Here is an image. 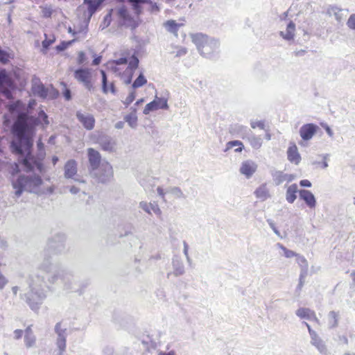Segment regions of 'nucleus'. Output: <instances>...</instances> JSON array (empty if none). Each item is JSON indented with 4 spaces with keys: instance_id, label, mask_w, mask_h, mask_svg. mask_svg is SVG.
I'll return each instance as SVG.
<instances>
[{
    "instance_id": "obj_27",
    "label": "nucleus",
    "mask_w": 355,
    "mask_h": 355,
    "mask_svg": "<svg viewBox=\"0 0 355 355\" xmlns=\"http://www.w3.org/2000/svg\"><path fill=\"white\" fill-rule=\"evenodd\" d=\"M172 264L173 268V274L175 276H180L184 273V266L183 262L179 257H173Z\"/></svg>"
},
{
    "instance_id": "obj_24",
    "label": "nucleus",
    "mask_w": 355,
    "mask_h": 355,
    "mask_svg": "<svg viewBox=\"0 0 355 355\" xmlns=\"http://www.w3.org/2000/svg\"><path fill=\"white\" fill-rule=\"evenodd\" d=\"M32 91L34 95L42 98H45L48 95V89L40 82L33 83Z\"/></svg>"
},
{
    "instance_id": "obj_29",
    "label": "nucleus",
    "mask_w": 355,
    "mask_h": 355,
    "mask_svg": "<svg viewBox=\"0 0 355 355\" xmlns=\"http://www.w3.org/2000/svg\"><path fill=\"white\" fill-rule=\"evenodd\" d=\"M182 26V24H178L173 19L168 20L164 24V26L166 30L176 37L178 36V31Z\"/></svg>"
},
{
    "instance_id": "obj_2",
    "label": "nucleus",
    "mask_w": 355,
    "mask_h": 355,
    "mask_svg": "<svg viewBox=\"0 0 355 355\" xmlns=\"http://www.w3.org/2000/svg\"><path fill=\"white\" fill-rule=\"evenodd\" d=\"M58 279L62 282L64 290L74 292L79 291L77 285L78 277L72 270L67 268H58L53 270L50 259L45 258L36 270L29 275L28 290L21 295V298L26 302L32 311H38L47 297L51 286Z\"/></svg>"
},
{
    "instance_id": "obj_40",
    "label": "nucleus",
    "mask_w": 355,
    "mask_h": 355,
    "mask_svg": "<svg viewBox=\"0 0 355 355\" xmlns=\"http://www.w3.org/2000/svg\"><path fill=\"white\" fill-rule=\"evenodd\" d=\"M36 337L35 335H24V344L26 348H31L35 345Z\"/></svg>"
},
{
    "instance_id": "obj_16",
    "label": "nucleus",
    "mask_w": 355,
    "mask_h": 355,
    "mask_svg": "<svg viewBox=\"0 0 355 355\" xmlns=\"http://www.w3.org/2000/svg\"><path fill=\"white\" fill-rule=\"evenodd\" d=\"M257 168V164L252 160H246L242 162L240 167V173L248 179L251 178Z\"/></svg>"
},
{
    "instance_id": "obj_5",
    "label": "nucleus",
    "mask_w": 355,
    "mask_h": 355,
    "mask_svg": "<svg viewBox=\"0 0 355 355\" xmlns=\"http://www.w3.org/2000/svg\"><path fill=\"white\" fill-rule=\"evenodd\" d=\"M66 236L64 234L58 233L53 236L47 241L46 248L44 252L43 260L45 258H49L51 260V257L49 256L50 253L58 254L64 252L66 249ZM52 262V261H51Z\"/></svg>"
},
{
    "instance_id": "obj_58",
    "label": "nucleus",
    "mask_w": 355,
    "mask_h": 355,
    "mask_svg": "<svg viewBox=\"0 0 355 355\" xmlns=\"http://www.w3.org/2000/svg\"><path fill=\"white\" fill-rule=\"evenodd\" d=\"M54 42V40H51V39H47L46 38L43 42H42V47L44 49H48L49 47V46Z\"/></svg>"
},
{
    "instance_id": "obj_48",
    "label": "nucleus",
    "mask_w": 355,
    "mask_h": 355,
    "mask_svg": "<svg viewBox=\"0 0 355 355\" xmlns=\"http://www.w3.org/2000/svg\"><path fill=\"white\" fill-rule=\"evenodd\" d=\"M250 125L253 129L256 128H259L260 129L263 130L265 128L264 123L261 121H251Z\"/></svg>"
},
{
    "instance_id": "obj_38",
    "label": "nucleus",
    "mask_w": 355,
    "mask_h": 355,
    "mask_svg": "<svg viewBox=\"0 0 355 355\" xmlns=\"http://www.w3.org/2000/svg\"><path fill=\"white\" fill-rule=\"evenodd\" d=\"M128 1L132 4L137 15L141 12V5L148 2L147 0H128Z\"/></svg>"
},
{
    "instance_id": "obj_45",
    "label": "nucleus",
    "mask_w": 355,
    "mask_h": 355,
    "mask_svg": "<svg viewBox=\"0 0 355 355\" xmlns=\"http://www.w3.org/2000/svg\"><path fill=\"white\" fill-rule=\"evenodd\" d=\"M9 60V54L0 48V62L6 63Z\"/></svg>"
},
{
    "instance_id": "obj_51",
    "label": "nucleus",
    "mask_w": 355,
    "mask_h": 355,
    "mask_svg": "<svg viewBox=\"0 0 355 355\" xmlns=\"http://www.w3.org/2000/svg\"><path fill=\"white\" fill-rule=\"evenodd\" d=\"M306 275V274H304V272L300 273L299 284L297 286V290L301 291V289L304 285V279H305Z\"/></svg>"
},
{
    "instance_id": "obj_17",
    "label": "nucleus",
    "mask_w": 355,
    "mask_h": 355,
    "mask_svg": "<svg viewBox=\"0 0 355 355\" xmlns=\"http://www.w3.org/2000/svg\"><path fill=\"white\" fill-rule=\"evenodd\" d=\"M300 199L304 201L306 205L310 209H314L316 206V200L311 191L306 189H301L299 191Z\"/></svg>"
},
{
    "instance_id": "obj_3",
    "label": "nucleus",
    "mask_w": 355,
    "mask_h": 355,
    "mask_svg": "<svg viewBox=\"0 0 355 355\" xmlns=\"http://www.w3.org/2000/svg\"><path fill=\"white\" fill-rule=\"evenodd\" d=\"M191 37L202 56L212 58L219 52L220 42L218 40L202 33L192 34Z\"/></svg>"
},
{
    "instance_id": "obj_61",
    "label": "nucleus",
    "mask_w": 355,
    "mask_h": 355,
    "mask_svg": "<svg viewBox=\"0 0 355 355\" xmlns=\"http://www.w3.org/2000/svg\"><path fill=\"white\" fill-rule=\"evenodd\" d=\"M108 88H109V92H110L112 94H116V89L115 87L114 82H111L109 84Z\"/></svg>"
},
{
    "instance_id": "obj_7",
    "label": "nucleus",
    "mask_w": 355,
    "mask_h": 355,
    "mask_svg": "<svg viewBox=\"0 0 355 355\" xmlns=\"http://www.w3.org/2000/svg\"><path fill=\"white\" fill-rule=\"evenodd\" d=\"M74 78L84 87L91 91L93 89L92 83V71L88 68H78L74 71Z\"/></svg>"
},
{
    "instance_id": "obj_15",
    "label": "nucleus",
    "mask_w": 355,
    "mask_h": 355,
    "mask_svg": "<svg viewBox=\"0 0 355 355\" xmlns=\"http://www.w3.org/2000/svg\"><path fill=\"white\" fill-rule=\"evenodd\" d=\"M76 117L87 130H90L94 128L95 119L92 114L88 113H83L80 111H78L76 112Z\"/></svg>"
},
{
    "instance_id": "obj_34",
    "label": "nucleus",
    "mask_w": 355,
    "mask_h": 355,
    "mask_svg": "<svg viewBox=\"0 0 355 355\" xmlns=\"http://www.w3.org/2000/svg\"><path fill=\"white\" fill-rule=\"evenodd\" d=\"M339 314L331 311L328 314V323L330 328H335L338 324Z\"/></svg>"
},
{
    "instance_id": "obj_11",
    "label": "nucleus",
    "mask_w": 355,
    "mask_h": 355,
    "mask_svg": "<svg viewBox=\"0 0 355 355\" xmlns=\"http://www.w3.org/2000/svg\"><path fill=\"white\" fill-rule=\"evenodd\" d=\"M77 162L74 159L67 161L64 167V176L66 179H73L76 182L85 183V181L77 178Z\"/></svg>"
},
{
    "instance_id": "obj_53",
    "label": "nucleus",
    "mask_w": 355,
    "mask_h": 355,
    "mask_svg": "<svg viewBox=\"0 0 355 355\" xmlns=\"http://www.w3.org/2000/svg\"><path fill=\"white\" fill-rule=\"evenodd\" d=\"M157 191L158 196L162 198L163 201L165 202L166 201V200H165V195L167 193L166 191H164V189L162 187H158L157 188Z\"/></svg>"
},
{
    "instance_id": "obj_1",
    "label": "nucleus",
    "mask_w": 355,
    "mask_h": 355,
    "mask_svg": "<svg viewBox=\"0 0 355 355\" xmlns=\"http://www.w3.org/2000/svg\"><path fill=\"white\" fill-rule=\"evenodd\" d=\"M9 112L15 118L12 130L15 139L11 143L12 151L21 157V162L27 171L37 170L44 171L43 155L35 157L31 153L33 146V136L35 128L42 122L49 124L48 116L43 110H40L38 116H30L25 105L20 101L9 105Z\"/></svg>"
},
{
    "instance_id": "obj_8",
    "label": "nucleus",
    "mask_w": 355,
    "mask_h": 355,
    "mask_svg": "<svg viewBox=\"0 0 355 355\" xmlns=\"http://www.w3.org/2000/svg\"><path fill=\"white\" fill-rule=\"evenodd\" d=\"M55 332L57 334L56 345L59 350L58 355H64L67 346V328L63 327L61 322H58L55 326Z\"/></svg>"
},
{
    "instance_id": "obj_60",
    "label": "nucleus",
    "mask_w": 355,
    "mask_h": 355,
    "mask_svg": "<svg viewBox=\"0 0 355 355\" xmlns=\"http://www.w3.org/2000/svg\"><path fill=\"white\" fill-rule=\"evenodd\" d=\"M187 53V50L186 48H180L179 50H178L176 53V57H181L184 55H186Z\"/></svg>"
},
{
    "instance_id": "obj_64",
    "label": "nucleus",
    "mask_w": 355,
    "mask_h": 355,
    "mask_svg": "<svg viewBox=\"0 0 355 355\" xmlns=\"http://www.w3.org/2000/svg\"><path fill=\"white\" fill-rule=\"evenodd\" d=\"M101 56H98L93 60L92 64L94 66L98 65L101 61Z\"/></svg>"
},
{
    "instance_id": "obj_44",
    "label": "nucleus",
    "mask_w": 355,
    "mask_h": 355,
    "mask_svg": "<svg viewBox=\"0 0 355 355\" xmlns=\"http://www.w3.org/2000/svg\"><path fill=\"white\" fill-rule=\"evenodd\" d=\"M135 98V93L134 91H132L130 92L129 95L127 96V98L125 99V101H123V103L125 105V107H128L130 103H132L133 102Z\"/></svg>"
},
{
    "instance_id": "obj_57",
    "label": "nucleus",
    "mask_w": 355,
    "mask_h": 355,
    "mask_svg": "<svg viewBox=\"0 0 355 355\" xmlns=\"http://www.w3.org/2000/svg\"><path fill=\"white\" fill-rule=\"evenodd\" d=\"M23 331L21 330V329H16L13 332V334H14V338L16 339V340H19V338H21L23 336Z\"/></svg>"
},
{
    "instance_id": "obj_14",
    "label": "nucleus",
    "mask_w": 355,
    "mask_h": 355,
    "mask_svg": "<svg viewBox=\"0 0 355 355\" xmlns=\"http://www.w3.org/2000/svg\"><path fill=\"white\" fill-rule=\"evenodd\" d=\"M319 127L314 123H306L300 128V135L304 141H309L315 135Z\"/></svg>"
},
{
    "instance_id": "obj_20",
    "label": "nucleus",
    "mask_w": 355,
    "mask_h": 355,
    "mask_svg": "<svg viewBox=\"0 0 355 355\" xmlns=\"http://www.w3.org/2000/svg\"><path fill=\"white\" fill-rule=\"evenodd\" d=\"M230 132L242 139H245L251 133V130L246 126L236 124L231 127Z\"/></svg>"
},
{
    "instance_id": "obj_41",
    "label": "nucleus",
    "mask_w": 355,
    "mask_h": 355,
    "mask_svg": "<svg viewBox=\"0 0 355 355\" xmlns=\"http://www.w3.org/2000/svg\"><path fill=\"white\" fill-rule=\"evenodd\" d=\"M101 73L102 76V92L104 94H107L109 92V85L106 73L105 72V71L101 70Z\"/></svg>"
},
{
    "instance_id": "obj_18",
    "label": "nucleus",
    "mask_w": 355,
    "mask_h": 355,
    "mask_svg": "<svg viewBox=\"0 0 355 355\" xmlns=\"http://www.w3.org/2000/svg\"><path fill=\"white\" fill-rule=\"evenodd\" d=\"M272 179L276 185H279L284 182H292L295 176L292 174L284 173L280 171H275L272 173Z\"/></svg>"
},
{
    "instance_id": "obj_50",
    "label": "nucleus",
    "mask_w": 355,
    "mask_h": 355,
    "mask_svg": "<svg viewBox=\"0 0 355 355\" xmlns=\"http://www.w3.org/2000/svg\"><path fill=\"white\" fill-rule=\"evenodd\" d=\"M86 61V56L83 51L78 52L77 62L78 64H83Z\"/></svg>"
},
{
    "instance_id": "obj_30",
    "label": "nucleus",
    "mask_w": 355,
    "mask_h": 355,
    "mask_svg": "<svg viewBox=\"0 0 355 355\" xmlns=\"http://www.w3.org/2000/svg\"><path fill=\"white\" fill-rule=\"evenodd\" d=\"M254 195L262 201L266 200L270 198L269 190L267 188L266 184H263L259 186L254 191Z\"/></svg>"
},
{
    "instance_id": "obj_6",
    "label": "nucleus",
    "mask_w": 355,
    "mask_h": 355,
    "mask_svg": "<svg viewBox=\"0 0 355 355\" xmlns=\"http://www.w3.org/2000/svg\"><path fill=\"white\" fill-rule=\"evenodd\" d=\"M92 178H95L98 182L105 184L110 182L114 177V171L111 164L107 160H103L101 166H98L90 173Z\"/></svg>"
},
{
    "instance_id": "obj_12",
    "label": "nucleus",
    "mask_w": 355,
    "mask_h": 355,
    "mask_svg": "<svg viewBox=\"0 0 355 355\" xmlns=\"http://www.w3.org/2000/svg\"><path fill=\"white\" fill-rule=\"evenodd\" d=\"M87 158L89 162L88 171L89 173L97 168L98 166H101L104 160L102 159L100 153L92 148L87 149Z\"/></svg>"
},
{
    "instance_id": "obj_49",
    "label": "nucleus",
    "mask_w": 355,
    "mask_h": 355,
    "mask_svg": "<svg viewBox=\"0 0 355 355\" xmlns=\"http://www.w3.org/2000/svg\"><path fill=\"white\" fill-rule=\"evenodd\" d=\"M72 42H62L59 45L56 46V50L58 51H62L65 50Z\"/></svg>"
},
{
    "instance_id": "obj_10",
    "label": "nucleus",
    "mask_w": 355,
    "mask_h": 355,
    "mask_svg": "<svg viewBox=\"0 0 355 355\" xmlns=\"http://www.w3.org/2000/svg\"><path fill=\"white\" fill-rule=\"evenodd\" d=\"M96 143L101 146V149L108 153H112L116 150V142L112 137L101 134L97 138Z\"/></svg>"
},
{
    "instance_id": "obj_39",
    "label": "nucleus",
    "mask_w": 355,
    "mask_h": 355,
    "mask_svg": "<svg viewBox=\"0 0 355 355\" xmlns=\"http://www.w3.org/2000/svg\"><path fill=\"white\" fill-rule=\"evenodd\" d=\"M41 15L44 18H50L53 14V10L51 6L45 5L40 6Z\"/></svg>"
},
{
    "instance_id": "obj_52",
    "label": "nucleus",
    "mask_w": 355,
    "mask_h": 355,
    "mask_svg": "<svg viewBox=\"0 0 355 355\" xmlns=\"http://www.w3.org/2000/svg\"><path fill=\"white\" fill-rule=\"evenodd\" d=\"M267 222L270 226V227L273 230V232H275V234L277 236H280V232L277 229V227H275V223H273V221L271 220V219H268L267 220Z\"/></svg>"
},
{
    "instance_id": "obj_32",
    "label": "nucleus",
    "mask_w": 355,
    "mask_h": 355,
    "mask_svg": "<svg viewBox=\"0 0 355 355\" xmlns=\"http://www.w3.org/2000/svg\"><path fill=\"white\" fill-rule=\"evenodd\" d=\"M250 146L254 149H259L262 146V139L260 137H257L253 134L250 133L247 137Z\"/></svg>"
},
{
    "instance_id": "obj_22",
    "label": "nucleus",
    "mask_w": 355,
    "mask_h": 355,
    "mask_svg": "<svg viewBox=\"0 0 355 355\" xmlns=\"http://www.w3.org/2000/svg\"><path fill=\"white\" fill-rule=\"evenodd\" d=\"M288 159L296 165H297L301 161V156L298 153L297 148L295 144L290 146L287 150Z\"/></svg>"
},
{
    "instance_id": "obj_13",
    "label": "nucleus",
    "mask_w": 355,
    "mask_h": 355,
    "mask_svg": "<svg viewBox=\"0 0 355 355\" xmlns=\"http://www.w3.org/2000/svg\"><path fill=\"white\" fill-rule=\"evenodd\" d=\"M168 108L167 99L165 98H159L157 96L155 98L148 103L144 110V114H148L150 112L157 110L158 109L167 110Z\"/></svg>"
},
{
    "instance_id": "obj_21",
    "label": "nucleus",
    "mask_w": 355,
    "mask_h": 355,
    "mask_svg": "<svg viewBox=\"0 0 355 355\" xmlns=\"http://www.w3.org/2000/svg\"><path fill=\"white\" fill-rule=\"evenodd\" d=\"M139 208L148 214H151L152 211L156 215H160L162 213L158 205L155 202L148 203L145 201H141L139 203Z\"/></svg>"
},
{
    "instance_id": "obj_4",
    "label": "nucleus",
    "mask_w": 355,
    "mask_h": 355,
    "mask_svg": "<svg viewBox=\"0 0 355 355\" xmlns=\"http://www.w3.org/2000/svg\"><path fill=\"white\" fill-rule=\"evenodd\" d=\"M42 180L39 175H19L15 180H13L12 185L15 189V196L19 198L23 192H35L42 184Z\"/></svg>"
},
{
    "instance_id": "obj_33",
    "label": "nucleus",
    "mask_w": 355,
    "mask_h": 355,
    "mask_svg": "<svg viewBox=\"0 0 355 355\" xmlns=\"http://www.w3.org/2000/svg\"><path fill=\"white\" fill-rule=\"evenodd\" d=\"M236 147L234 150L236 153H241L244 148V146L243 143L239 140H233L227 142L226 144V148L225 149V152H227L230 149Z\"/></svg>"
},
{
    "instance_id": "obj_46",
    "label": "nucleus",
    "mask_w": 355,
    "mask_h": 355,
    "mask_svg": "<svg viewBox=\"0 0 355 355\" xmlns=\"http://www.w3.org/2000/svg\"><path fill=\"white\" fill-rule=\"evenodd\" d=\"M183 246H184L183 253H184V256L186 257L187 262L189 263H190L191 262V259L189 255V245L186 241H183Z\"/></svg>"
},
{
    "instance_id": "obj_19",
    "label": "nucleus",
    "mask_w": 355,
    "mask_h": 355,
    "mask_svg": "<svg viewBox=\"0 0 355 355\" xmlns=\"http://www.w3.org/2000/svg\"><path fill=\"white\" fill-rule=\"evenodd\" d=\"M311 343L315 347L319 352L322 355H328L329 352L324 341L318 336V334H313L311 338Z\"/></svg>"
},
{
    "instance_id": "obj_43",
    "label": "nucleus",
    "mask_w": 355,
    "mask_h": 355,
    "mask_svg": "<svg viewBox=\"0 0 355 355\" xmlns=\"http://www.w3.org/2000/svg\"><path fill=\"white\" fill-rule=\"evenodd\" d=\"M278 245L279 246V248L283 250L284 252V254L286 257L287 258H291V257H296L297 256L298 254H296L295 252H293V250H288L286 248H285L284 245H282V244H278Z\"/></svg>"
},
{
    "instance_id": "obj_37",
    "label": "nucleus",
    "mask_w": 355,
    "mask_h": 355,
    "mask_svg": "<svg viewBox=\"0 0 355 355\" xmlns=\"http://www.w3.org/2000/svg\"><path fill=\"white\" fill-rule=\"evenodd\" d=\"M147 80L144 77V74L141 73L139 76L136 78V80L133 82L132 85V88L133 89L142 87L145 84H146Z\"/></svg>"
},
{
    "instance_id": "obj_55",
    "label": "nucleus",
    "mask_w": 355,
    "mask_h": 355,
    "mask_svg": "<svg viewBox=\"0 0 355 355\" xmlns=\"http://www.w3.org/2000/svg\"><path fill=\"white\" fill-rule=\"evenodd\" d=\"M8 280L0 272V290L3 289L7 284Z\"/></svg>"
},
{
    "instance_id": "obj_31",
    "label": "nucleus",
    "mask_w": 355,
    "mask_h": 355,
    "mask_svg": "<svg viewBox=\"0 0 355 355\" xmlns=\"http://www.w3.org/2000/svg\"><path fill=\"white\" fill-rule=\"evenodd\" d=\"M130 110H132V112L131 113L125 116V121L128 123V125L131 128H135L137 125V117L136 115L137 109L135 107H132Z\"/></svg>"
},
{
    "instance_id": "obj_47",
    "label": "nucleus",
    "mask_w": 355,
    "mask_h": 355,
    "mask_svg": "<svg viewBox=\"0 0 355 355\" xmlns=\"http://www.w3.org/2000/svg\"><path fill=\"white\" fill-rule=\"evenodd\" d=\"M347 26L353 30H355V14L350 15L347 22Z\"/></svg>"
},
{
    "instance_id": "obj_25",
    "label": "nucleus",
    "mask_w": 355,
    "mask_h": 355,
    "mask_svg": "<svg viewBox=\"0 0 355 355\" xmlns=\"http://www.w3.org/2000/svg\"><path fill=\"white\" fill-rule=\"evenodd\" d=\"M296 315L300 318H305L309 320L318 321L314 311L307 308H300L296 311Z\"/></svg>"
},
{
    "instance_id": "obj_26",
    "label": "nucleus",
    "mask_w": 355,
    "mask_h": 355,
    "mask_svg": "<svg viewBox=\"0 0 355 355\" xmlns=\"http://www.w3.org/2000/svg\"><path fill=\"white\" fill-rule=\"evenodd\" d=\"M299 192L297 185L293 184L290 185L286 190V200L288 202L292 204L297 198V193Z\"/></svg>"
},
{
    "instance_id": "obj_23",
    "label": "nucleus",
    "mask_w": 355,
    "mask_h": 355,
    "mask_svg": "<svg viewBox=\"0 0 355 355\" xmlns=\"http://www.w3.org/2000/svg\"><path fill=\"white\" fill-rule=\"evenodd\" d=\"M295 32V24L292 21H289V23L286 26V28L285 31H280V36L286 41H291L294 40Z\"/></svg>"
},
{
    "instance_id": "obj_63",
    "label": "nucleus",
    "mask_w": 355,
    "mask_h": 355,
    "mask_svg": "<svg viewBox=\"0 0 355 355\" xmlns=\"http://www.w3.org/2000/svg\"><path fill=\"white\" fill-rule=\"evenodd\" d=\"M64 98L69 101L71 99V91L69 89H67L64 92Z\"/></svg>"
},
{
    "instance_id": "obj_9",
    "label": "nucleus",
    "mask_w": 355,
    "mask_h": 355,
    "mask_svg": "<svg viewBox=\"0 0 355 355\" xmlns=\"http://www.w3.org/2000/svg\"><path fill=\"white\" fill-rule=\"evenodd\" d=\"M116 15L119 19V25L135 28L136 27L135 21L129 14L127 8L124 6L120 7L116 10Z\"/></svg>"
},
{
    "instance_id": "obj_62",
    "label": "nucleus",
    "mask_w": 355,
    "mask_h": 355,
    "mask_svg": "<svg viewBox=\"0 0 355 355\" xmlns=\"http://www.w3.org/2000/svg\"><path fill=\"white\" fill-rule=\"evenodd\" d=\"M159 10V8L158 6L157 5V3L150 2V11L152 12H158Z\"/></svg>"
},
{
    "instance_id": "obj_36",
    "label": "nucleus",
    "mask_w": 355,
    "mask_h": 355,
    "mask_svg": "<svg viewBox=\"0 0 355 355\" xmlns=\"http://www.w3.org/2000/svg\"><path fill=\"white\" fill-rule=\"evenodd\" d=\"M296 258V261L301 268V272L306 274L308 270V263L306 259L304 258V257L300 254H297Z\"/></svg>"
},
{
    "instance_id": "obj_59",
    "label": "nucleus",
    "mask_w": 355,
    "mask_h": 355,
    "mask_svg": "<svg viewBox=\"0 0 355 355\" xmlns=\"http://www.w3.org/2000/svg\"><path fill=\"white\" fill-rule=\"evenodd\" d=\"M300 185L304 187H311L312 184L311 182L308 180H302L300 182Z\"/></svg>"
},
{
    "instance_id": "obj_28",
    "label": "nucleus",
    "mask_w": 355,
    "mask_h": 355,
    "mask_svg": "<svg viewBox=\"0 0 355 355\" xmlns=\"http://www.w3.org/2000/svg\"><path fill=\"white\" fill-rule=\"evenodd\" d=\"M327 13L330 17H334L338 22H341L344 19L343 10L336 6H330L327 9Z\"/></svg>"
},
{
    "instance_id": "obj_54",
    "label": "nucleus",
    "mask_w": 355,
    "mask_h": 355,
    "mask_svg": "<svg viewBox=\"0 0 355 355\" xmlns=\"http://www.w3.org/2000/svg\"><path fill=\"white\" fill-rule=\"evenodd\" d=\"M113 63L116 65L125 64L128 63L127 58H121L119 59L115 60L113 61Z\"/></svg>"
},
{
    "instance_id": "obj_42",
    "label": "nucleus",
    "mask_w": 355,
    "mask_h": 355,
    "mask_svg": "<svg viewBox=\"0 0 355 355\" xmlns=\"http://www.w3.org/2000/svg\"><path fill=\"white\" fill-rule=\"evenodd\" d=\"M128 68L131 71H134L138 67L139 61L138 58L135 55H132L130 57L129 61L128 60Z\"/></svg>"
},
{
    "instance_id": "obj_35",
    "label": "nucleus",
    "mask_w": 355,
    "mask_h": 355,
    "mask_svg": "<svg viewBox=\"0 0 355 355\" xmlns=\"http://www.w3.org/2000/svg\"><path fill=\"white\" fill-rule=\"evenodd\" d=\"M166 192L172 194L176 198H186V196L184 194L181 189L178 187H170L167 188Z\"/></svg>"
},
{
    "instance_id": "obj_56",
    "label": "nucleus",
    "mask_w": 355,
    "mask_h": 355,
    "mask_svg": "<svg viewBox=\"0 0 355 355\" xmlns=\"http://www.w3.org/2000/svg\"><path fill=\"white\" fill-rule=\"evenodd\" d=\"M103 355H113L114 349L112 347L107 346L103 350Z\"/></svg>"
}]
</instances>
